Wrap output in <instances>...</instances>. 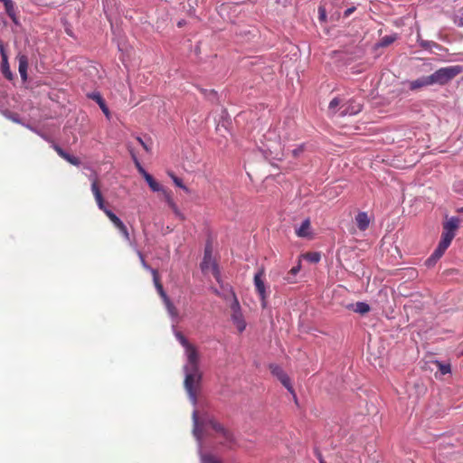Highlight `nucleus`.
I'll list each match as a JSON object with an SVG mask.
<instances>
[{"label":"nucleus","instance_id":"obj_27","mask_svg":"<svg viewBox=\"0 0 463 463\" xmlns=\"http://www.w3.org/2000/svg\"><path fill=\"white\" fill-rule=\"evenodd\" d=\"M279 381L287 388V390L293 395L294 399L296 400L297 397H296V394L294 392L293 387H292V385L290 383L289 377L286 374Z\"/></svg>","mask_w":463,"mask_h":463},{"label":"nucleus","instance_id":"obj_44","mask_svg":"<svg viewBox=\"0 0 463 463\" xmlns=\"http://www.w3.org/2000/svg\"><path fill=\"white\" fill-rule=\"evenodd\" d=\"M318 12H319L321 19H325L326 18V11H325V9L323 7H319L318 8Z\"/></svg>","mask_w":463,"mask_h":463},{"label":"nucleus","instance_id":"obj_36","mask_svg":"<svg viewBox=\"0 0 463 463\" xmlns=\"http://www.w3.org/2000/svg\"><path fill=\"white\" fill-rule=\"evenodd\" d=\"M439 370L442 375H445L447 373H450V365L449 364H443L440 363H438Z\"/></svg>","mask_w":463,"mask_h":463},{"label":"nucleus","instance_id":"obj_43","mask_svg":"<svg viewBox=\"0 0 463 463\" xmlns=\"http://www.w3.org/2000/svg\"><path fill=\"white\" fill-rule=\"evenodd\" d=\"M354 10H355V7H354V6L347 8L344 13V17H348L354 12Z\"/></svg>","mask_w":463,"mask_h":463},{"label":"nucleus","instance_id":"obj_8","mask_svg":"<svg viewBox=\"0 0 463 463\" xmlns=\"http://www.w3.org/2000/svg\"><path fill=\"white\" fill-rule=\"evenodd\" d=\"M232 321L238 329L240 333L243 332L246 328V322L243 318V316L241 312V307L238 300L235 298L233 303L232 304Z\"/></svg>","mask_w":463,"mask_h":463},{"label":"nucleus","instance_id":"obj_28","mask_svg":"<svg viewBox=\"0 0 463 463\" xmlns=\"http://www.w3.org/2000/svg\"><path fill=\"white\" fill-rule=\"evenodd\" d=\"M270 370L273 375H275L279 380H280L287 373L282 370L281 367L276 364L270 365Z\"/></svg>","mask_w":463,"mask_h":463},{"label":"nucleus","instance_id":"obj_39","mask_svg":"<svg viewBox=\"0 0 463 463\" xmlns=\"http://www.w3.org/2000/svg\"><path fill=\"white\" fill-rule=\"evenodd\" d=\"M304 151V145L298 146L297 148L291 151L292 155L295 157H298Z\"/></svg>","mask_w":463,"mask_h":463},{"label":"nucleus","instance_id":"obj_14","mask_svg":"<svg viewBox=\"0 0 463 463\" xmlns=\"http://www.w3.org/2000/svg\"><path fill=\"white\" fill-rule=\"evenodd\" d=\"M355 221H356L357 227L361 231H365L368 228L369 223H370L369 217H368L367 213L364 212L359 213L355 217Z\"/></svg>","mask_w":463,"mask_h":463},{"label":"nucleus","instance_id":"obj_46","mask_svg":"<svg viewBox=\"0 0 463 463\" xmlns=\"http://www.w3.org/2000/svg\"><path fill=\"white\" fill-rule=\"evenodd\" d=\"M114 226L118 229L121 224H123V222L118 218L115 222H112Z\"/></svg>","mask_w":463,"mask_h":463},{"label":"nucleus","instance_id":"obj_37","mask_svg":"<svg viewBox=\"0 0 463 463\" xmlns=\"http://www.w3.org/2000/svg\"><path fill=\"white\" fill-rule=\"evenodd\" d=\"M307 259L311 262H318L320 260V254L317 252L309 253L307 255Z\"/></svg>","mask_w":463,"mask_h":463},{"label":"nucleus","instance_id":"obj_17","mask_svg":"<svg viewBox=\"0 0 463 463\" xmlns=\"http://www.w3.org/2000/svg\"><path fill=\"white\" fill-rule=\"evenodd\" d=\"M2 3L8 16L13 20L14 23L17 24L14 3L12 0H5Z\"/></svg>","mask_w":463,"mask_h":463},{"label":"nucleus","instance_id":"obj_25","mask_svg":"<svg viewBox=\"0 0 463 463\" xmlns=\"http://www.w3.org/2000/svg\"><path fill=\"white\" fill-rule=\"evenodd\" d=\"M301 269V263H300V260H298V263L297 266L293 267L288 273L287 277L285 278V279L288 282V283H293L294 282V277L299 272Z\"/></svg>","mask_w":463,"mask_h":463},{"label":"nucleus","instance_id":"obj_26","mask_svg":"<svg viewBox=\"0 0 463 463\" xmlns=\"http://www.w3.org/2000/svg\"><path fill=\"white\" fill-rule=\"evenodd\" d=\"M168 175H169V176L172 178V180H173L174 184H175L176 186H178L179 188H181L182 190H184V191L185 193H187V194H189V193H190L189 188H188L186 185H184V184H183L182 179H180L179 177H177L176 175H175L173 173H169Z\"/></svg>","mask_w":463,"mask_h":463},{"label":"nucleus","instance_id":"obj_32","mask_svg":"<svg viewBox=\"0 0 463 463\" xmlns=\"http://www.w3.org/2000/svg\"><path fill=\"white\" fill-rule=\"evenodd\" d=\"M118 230L119 231V232L122 234V236L125 238L126 241H128L131 245H132V241L130 240V236H129V233H128V231L126 227V225L123 223L121 224Z\"/></svg>","mask_w":463,"mask_h":463},{"label":"nucleus","instance_id":"obj_12","mask_svg":"<svg viewBox=\"0 0 463 463\" xmlns=\"http://www.w3.org/2000/svg\"><path fill=\"white\" fill-rule=\"evenodd\" d=\"M52 147L54 148V150L58 153V155L62 157L63 159H65L67 162H69L70 164L73 165H80V160L68 154L67 152H65L64 150H62L59 146L53 144L52 145Z\"/></svg>","mask_w":463,"mask_h":463},{"label":"nucleus","instance_id":"obj_1","mask_svg":"<svg viewBox=\"0 0 463 463\" xmlns=\"http://www.w3.org/2000/svg\"><path fill=\"white\" fill-rule=\"evenodd\" d=\"M170 317L173 320V332L181 345L184 348V354L186 363L184 366V389L188 394L189 400L195 406L197 402V391L200 388L202 380V373L199 369V353L194 345H191L188 340L182 335L181 332L176 330V323L178 322L179 316L176 318Z\"/></svg>","mask_w":463,"mask_h":463},{"label":"nucleus","instance_id":"obj_48","mask_svg":"<svg viewBox=\"0 0 463 463\" xmlns=\"http://www.w3.org/2000/svg\"><path fill=\"white\" fill-rule=\"evenodd\" d=\"M461 354H463V350L461 351Z\"/></svg>","mask_w":463,"mask_h":463},{"label":"nucleus","instance_id":"obj_6","mask_svg":"<svg viewBox=\"0 0 463 463\" xmlns=\"http://www.w3.org/2000/svg\"><path fill=\"white\" fill-rule=\"evenodd\" d=\"M201 269H202V271L204 273L211 271L213 273V275L214 276V278L217 280H219L220 272L218 270L216 262L213 259L212 249L209 245H207L205 247L203 259L201 263Z\"/></svg>","mask_w":463,"mask_h":463},{"label":"nucleus","instance_id":"obj_49","mask_svg":"<svg viewBox=\"0 0 463 463\" xmlns=\"http://www.w3.org/2000/svg\"><path fill=\"white\" fill-rule=\"evenodd\" d=\"M462 211H463V208H462Z\"/></svg>","mask_w":463,"mask_h":463},{"label":"nucleus","instance_id":"obj_42","mask_svg":"<svg viewBox=\"0 0 463 463\" xmlns=\"http://www.w3.org/2000/svg\"><path fill=\"white\" fill-rule=\"evenodd\" d=\"M137 140L144 147V149L146 151H147V152L150 151V147L148 146V145L146 142H144V140L141 137H137Z\"/></svg>","mask_w":463,"mask_h":463},{"label":"nucleus","instance_id":"obj_40","mask_svg":"<svg viewBox=\"0 0 463 463\" xmlns=\"http://www.w3.org/2000/svg\"><path fill=\"white\" fill-rule=\"evenodd\" d=\"M455 23L458 25L463 27V11L460 12L455 18Z\"/></svg>","mask_w":463,"mask_h":463},{"label":"nucleus","instance_id":"obj_34","mask_svg":"<svg viewBox=\"0 0 463 463\" xmlns=\"http://www.w3.org/2000/svg\"><path fill=\"white\" fill-rule=\"evenodd\" d=\"M88 98L95 100L98 104H100L102 103L103 101H105L102 98V96L100 95L99 92L98 91H94V92H91V93H88Z\"/></svg>","mask_w":463,"mask_h":463},{"label":"nucleus","instance_id":"obj_5","mask_svg":"<svg viewBox=\"0 0 463 463\" xmlns=\"http://www.w3.org/2000/svg\"><path fill=\"white\" fill-rule=\"evenodd\" d=\"M91 191L94 195L95 201L98 204V207L104 212V213L108 216L111 222H115L117 219H118V217L113 212H111L109 209L106 207L102 194L100 192V189L98 185L96 179H93L92 181Z\"/></svg>","mask_w":463,"mask_h":463},{"label":"nucleus","instance_id":"obj_38","mask_svg":"<svg viewBox=\"0 0 463 463\" xmlns=\"http://www.w3.org/2000/svg\"><path fill=\"white\" fill-rule=\"evenodd\" d=\"M100 109L102 110V112L104 113V115L106 116L107 118H110V112H109V108L107 107L105 101H103L102 103L99 104Z\"/></svg>","mask_w":463,"mask_h":463},{"label":"nucleus","instance_id":"obj_19","mask_svg":"<svg viewBox=\"0 0 463 463\" xmlns=\"http://www.w3.org/2000/svg\"><path fill=\"white\" fill-rule=\"evenodd\" d=\"M27 69H28V61L27 57L24 55H22L19 57V73L21 75V78L23 80H27Z\"/></svg>","mask_w":463,"mask_h":463},{"label":"nucleus","instance_id":"obj_33","mask_svg":"<svg viewBox=\"0 0 463 463\" xmlns=\"http://www.w3.org/2000/svg\"><path fill=\"white\" fill-rule=\"evenodd\" d=\"M166 200H167V203H169V205L171 206V208L173 209L174 213L178 216L180 217L181 219H183V215L181 214L178 207L176 206V204L173 202L172 198L169 196V195H166Z\"/></svg>","mask_w":463,"mask_h":463},{"label":"nucleus","instance_id":"obj_41","mask_svg":"<svg viewBox=\"0 0 463 463\" xmlns=\"http://www.w3.org/2000/svg\"><path fill=\"white\" fill-rule=\"evenodd\" d=\"M5 116H6L9 119H11L12 121H14V122H15V123H19V124L21 123V121H20V119H19V118H18V116H17V115H14V114H11V113H9V114H5Z\"/></svg>","mask_w":463,"mask_h":463},{"label":"nucleus","instance_id":"obj_20","mask_svg":"<svg viewBox=\"0 0 463 463\" xmlns=\"http://www.w3.org/2000/svg\"><path fill=\"white\" fill-rule=\"evenodd\" d=\"M459 220L457 217H451L443 225V229L455 233L456 230L458 228Z\"/></svg>","mask_w":463,"mask_h":463},{"label":"nucleus","instance_id":"obj_9","mask_svg":"<svg viewBox=\"0 0 463 463\" xmlns=\"http://www.w3.org/2000/svg\"><path fill=\"white\" fill-rule=\"evenodd\" d=\"M340 109V116H353L358 114L362 110V104L355 99H351L343 104Z\"/></svg>","mask_w":463,"mask_h":463},{"label":"nucleus","instance_id":"obj_7","mask_svg":"<svg viewBox=\"0 0 463 463\" xmlns=\"http://www.w3.org/2000/svg\"><path fill=\"white\" fill-rule=\"evenodd\" d=\"M263 276H264V271H263V269H260L254 275L253 280H254V286H255L256 291L260 295V298L261 300V306L263 308H265L266 305H267L266 299L268 298V293H267L266 286H265V283L263 280Z\"/></svg>","mask_w":463,"mask_h":463},{"label":"nucleus","instance_id":"obj_2","mask_svg":"<svg viewBox=\"0 0 463 463\" xmlns=\"http://www.w3.org/2000/svg\"><path fill=\"white\" fill-rule=\"evenodd\" d=\"M194 429L193 433L198 442V453L200 456L201 463H222L221 459L210 452L203 451V435L208 432L211 429L223 438L222 443L227 446L234 444V438L231 431L218 423L213 416L204 413L199 420L198 412L196 410L193 411Z\"/></svg>","mask_w":463,"mask_h":463},{"label":"nucleus","instance_id":"obj_23","mask_svg":"<svg viewBox=\"0 0 463 463\" xmlns=\"http://www.w3.org/2000/svg\"><path fill=\"white\" fill-rule=\"evenodd\" d=\"M2 73L9 80H13V73L10 70L6 56H3Z\"/></svg>","mask_w":463,"mask_h":463},{"label":"nucleus","instance_id":"obj_35","mask_svg":"<svg viewBox=\"0 0 463 463\" xmlns=\"http://www.w3.org/2000/svg\"><path fill=\"white\" fill-rule=\"evenodd\" d=\"M24 127H26V128H27L28 129H30L31 131H33V132H34L35 134H37L38 136H40L43 139H44V140H46V141H48V140H49V138H48L47 135H45L44 133L41 132L40 130H38V129H36V128H33V127H32V126H30V125H24Z\"/></svg>","mask_w":463,"mask_h":463},{"label":"nucleus","instance_id":"obj_13","mask_svg":"<svg viewBox=\"0 0 463 463\" xmlns=\"http://www.w3.org/2000/svg\"><path fill=\"white\" fill-rule=\"evenodd\" d=\"M417 42L420 44V46L425 50H431V49L435 48V49L440 51L443 49V47L440 44H439L433 41H427V40L421 39L420 33H418V35H417Z\"/></svg>","mask_w":463,"mask_h":463},{"label":"nucleus","instance_id":"obj_22","mask_svg":"<svg viewBox=\"0 0 463 463\" xmlns=\"http://www.w3.org/2000/svg\"><path fill=\"white\" fill-rule=\"evenodd\" d=\"M397 39V34H390L383 36L376 44L377 47H386L392 44Z\"/></svg>","mask_w":463,"mask_h":463},{"label":"nucleus","instance_id":"obj_30","mask_svg":"<svg viewBox=\"0 0 463 463\" xmlns=\"http://www.w3.org/2000/svg\"><path fill=\"white\" fill-rule=\"evenodd\" d=\"M118 230L119 231V232L122 234V236L125 238L126 241H128L131 245H132V241L130 240V236H129V233H128V231L126 227V225L123 223L121 224Z\"/></svg>","mask_w":463,"mask_h":463},{"label":"nucleus","instance_id":"obj_31","mask_svg":"<svg viewBox=\"0 0 463 463\" xmlns=\"http://www.w3.org/2000/svg\"><path fill=\"white\" fill-rule=\"evenodd\" d=\"M118 230L119 231V232L122 234V236L125 238L126 241H128L131 245H132V241L130 240V236H129V233H128V231L126 227V225L123 223L121 224Z\"/></svg>","mask_w":463,"mask_h":463},{"label":"nucleus","instance_id":"obj_21","mask_svg":"<svg viewBox=\"0 0 463 463\" xmlns=\"http://www.w3.org/2000/svg\"><path fill=\"white\" fill-rule=\"evenodd\" d=\"M128 150H129V153L131 155V157L135 163V165L136 167L137 168L138 172L143 175V177L145 178L146 177V175H149V173H147L144 167L142 166L141 163L139 162L137 156H136L135 152L133 151V149L128 146Z\"/></svg>","mask_w":463,"mask_h":463},{"label":"nucleus","instance_id":"obj_24","mask_svg":"<svg viewBox=\"0 0 463 463\" xmlns=\"http://www.w3.org/2000/svg\"><path fill=\"white\" fill-rule=\"evenodd\" d=\"M354 311L364 315L370 311V306L365 302H356L354 306Z\"/></svg>","mask_w":463,"mask_h":463},{"label":"nucleus","instance_id":"obj_18","mask_svg":"<svg viewBox=\"0 0 463 463\" xmlns=\"http://www.w3.org/2000/svg\"><path fill=\"white\" fill-rule=\"evenodd\" d=\"M454 237H455L454 232L443 229V232L441 234V240L439 242V244L440 246H442V248L448 249Z\"/></svg>","mask_w":463,"mask_h":463},{"label":"nucleus","instance_id":"obj_47","mask_svg":"<svg viewBox=\"0 0 463 463\" xmlns=\"http://www.w3.org/2000/svg\"><path fill=\"white\" fill-rule=\"evenodd\" d=\"M184 24V21H180V22L178 23V26H179V27H181V26H183V24Z\"/></svg>","mask_w":463,"mask_h":463},{"label":"nucleus","instance_id":"obj_16","mask_svg":"<svg viewBox=\"0 0 463 463\" xmlns=\"http://www.w3.org/2000/svg\"><path fill=\"white\" fill-rule=\"evenodd\" d=\"M146 180V182L147 183L148 186L150 187V189L153 191V192H163L165 194V196L168 195L163 185L160 184L158 182H156L153 176L149 174V175H146V177L144 178Z\"/></svg>","mask_w":463,"mask_h":463},{"label":"nucleus","instance_id":"obj_29","mask_svg":"<svg viewBox=\"0 0 463 463\" xmlns=\"http://www.w3.org/2000/svg\"><path fill=\"white\" fill-rule=\"evenodd\" d=\"M341 100L338 98L333 99L328 106V110L331 114H335L337 112V108L339 107Z\"/></svg>","mask_w":463,"mask_h":463},{"label":"nucleus","instance_id":"obj_15","mask_svg":"<svg viewBox=\"0 0 463 463\" xmlns=\"http://www.w3.org/2000/svg\"><path fill=\"white\" fill-rule=\"evenodd\" d=\"M296 233L300 238H307L310 235V221L306 219L301 225L296 230Z\"/></svg>","mask_w":463,"mask_h":463},{"label":"nucleus","instance_id":"obj_10","mask_svg":"<svg viewBox=\"0 0 463 463\" xmlns=\"http://www.w3.org/2000/svg\"><path fill=\"white\" fill-rule=\"evenodd\" d=\"M411 90H417L424 87L431 86V81L429 76H422L416 80L408 82Z\"/></svg>","mask_w":463,"mask_h":463},{"label":"nucleus","instance_id":"obj_11","mask_svg":"<svg viewBox=\"0 0 463 463\" xmlns=\"http://www.w3.org/2000/svg\"><path fill=\"white\" fill-rule=\"evenodd\" d=\"M447 249L442 248L439 244L433 251V253L426 260L425 264L427 267L430 268L436 264V262L441 258Z\"/></svg>","mask_w":463,"mask_h":463},{"label":"nucleus","instance_id":"obj_3","mask_svg":"<svg viewBox=\"0 0 463 463\" xmlns=\"http://www.w3.org/2000/svg\"><path fill=\"white\" fill-rule=\"evenodd\" d=\"M137 255H138V257L140 259L142 266L146 270H149L151 272V274L153 276V281H154L155 287H156L158 294L160 295V297L162 298V299H163V301L165 303V307L167 309L168 315L171 316L173 318H176L177 317V309L173 305V303L170 301L169 298L167 297L166 293L165 292V290L163 288V286H162V284L159 281V278H158V274H157L156 269L151 268L146 262V260L144 259V256H143L141 251L137 250Z\"/></svg>","mask_w":463,"mask_h":463},{"label":"nucleus","instance_id":"obj_45","mask_svg":"<svg viewBox=\"0 0 463 463\" xmlns=\"http://www.w3.org/2000/svg\"><path fill=\"white\" fill-rule=\"evenodd\" d=\"M114 226L118 229L121 224H123V222L118 218L115 222H112Z\"/></svg>","mask_w":463,"mask_h":463},{"label":"nucleus","instance_id":"obj_4","mask_svg":"<svg viewBox=\"0 0 463 463\" xmlns=\"http://www.w3.org/2000/svg\"><path fill=\"white\" fill-rule=\"evenodd\" d=\"M461 72H463V66L461 65L440 68L430 75L431 85L438 84L443 86Z\"/></svg>","mask_w":463,"mask_h":463}]
</instances>
